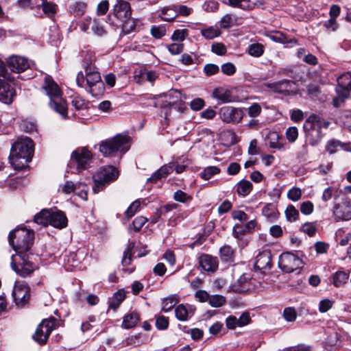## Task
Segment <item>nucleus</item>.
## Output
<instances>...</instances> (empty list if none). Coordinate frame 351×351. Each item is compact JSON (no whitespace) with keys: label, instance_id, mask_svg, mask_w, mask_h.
<instances>
[{"label":"nucleus","instance_id":"nucleus-1","mask_svg":"<svg viewBox=\"0 0 351 351\" xmlns=\"http://www.w3.org/2000/svg\"><path fill=\"white\" fill-rule=\"evenodd\" d=\"M34 145L28 137H21L12 145L10 162L15 169H22L31 161L34 154Z\"/></svg>","mask_w":351,"mask_h":351},{"label":"nucleus","instance_id":"nucleus-2","mask_svg":"<svg viewBox=\"0 0 351 351\" xmlns=\"http://www.w3.org/2000/svg\"><path fill=\"white\" fill-rule=\"evenodd\" d=\"M43 88L50 99L51 108L65 118L67 114L66 103L62 97V91L58 85L51 77H46Z\"/></svg>","mask_w":351,"mask_h":351},{"label":"nucleus","instance_id":"nucleus-3","mask_svg":"<svg viewBox=\"0 0 351 351\" xmlns=\"http://www.w3.org/2000/svg\"><path fill=\"white\" fill-rule=\"evenodd\" d=\"M34 232L26 228H17L9 234V243L16 251V255H23L33 244Z\"/></svg>","mask_w":351,"mask_h":351},{"label":"nucleus","instance_id":"nucleus-4","mask_svg":"<svg viewBox=\"0 0 351 351\" xmlns=\"http://www.w3.org/2000/svg\"><path fill=\"white\" fill-rule=\"evenodd\" d=\"M85 75L82 72L78 73L76 77V82L78 86L86 88V86L90 88L89 92L93 95L98 94L95 91V88L99 86L101 91L104 89V84L101 81L100 73L97 69L91 63L84 66Z\"/></svg>","mask_w":351,"mask_h":351},{"label":"nucleus","instance_id":"nucleus-5","mask_svg":"<svg viewBox=\"0 0 351 351\" xmlns=\"http://www.w3.org/2000/svg\"><path fill=\"white\" fill-rule=\"evenodd\" d=\"M129 148V137L122 134H117L99 143V151L104 156H112L117 153L124 154Z\"/></svg>","mask_w":351,"mask_h":351},{"label":"nucleus","instance_id":"nucleus-6","mask_svg":"<svg viewBox=\"0 0 351 351\" xmlns=\"http://www.w3.org/2000/svg\"><path fill=\"white\" fill-rule=\"evenodd\" d=\"M34 221L38 224L47 226L51 225L54 228L62 229L67 226V218L60 210L43 209L34 216Z\"/></svg>","mask_w":351,"mask_h":351},{"label":"nucleus","instance_id":"nucleus-7","mask_svg":"<svg viewBox=\"0 0 351 351\" xmlns=\"http://www.w3.org/2000/svg\"><path fill=\"white\" fill-rule=\"evenodd\" d=\"M119 174V171L113 166L101 167L93 176V193H97L104 190L107 184L118 178Z\"/></svg>","mask_w":351,"mask_h":351},{"label":"nucleus","instance_id":"nucleus-8","mask_svg":"<svg viewBox=\"0 0 351 351\" xmlns=\"http://www.w3.org/2000/svg\"><path fill=\"white\" fill-rule=\"evenodd\" d=\"M304 129L306 137L311 145L314 146L321 141L323 134L321 132L322 121L319 116L311 115L306 121Z\"/></svg>","mask_w":351,"mask_h":351},{"label":"nucleus","instance_id":"nucleus-9","mask_svg":"<svg viewBox=\"0 0 351 351\" xmlns=\"http://www.w3.org/2000/svg\"><path fill=\"white\" fill-rule=\"evenodd\" d=\"M19 261L16 260L14 255L12 256L11 267L12 269L21 277L25 278L31 275L35 270L36 266L29 260L27 254L17 255Z\"/></svg>","mask_w":351,"mask_h":351},{"label":"nucleus","instance_id":"nucleus-10","mask_svg":"<svg viewBox=\"0 0 351 351\" xmlns=\"http://www.w3.org/2000/svg\"><path fill=\"white\" fill-rule=\"evenodd\" d=\"M338 87L336 88L337 96L333 99V104L339 107L348 97L351 91V73L342 74L337 80Z\"/></svg>","mask_w":351,"mask_h":351},{"label":"nucleus","instance_id":"nucleus-11","mask_svg":"<svg viewBox=\"0 0 351 351\" xmlns=\"http://www.w3.org/2000/svg\"><path fill=\"white\" fill-rule=\"evenodd\" d=\"M113 15L123 23V28L125 29L129 23H132L130 28L134 27V22L131 19L132 9L130 4L124 0H117L113 6Z\"/></svg>","mask_w":351,"mask_h":351},{"label":"nucleus","instance_id":"nucleus-12","mask_svg":"<svg viewBox=\"0 0 351 351\" xmlns=\"http://www.w3.org/2000/svg\"><path fill=\"white\" fill-rule=\"evenodd\" d=\"M58 327L56 318L51 317L44 319L37 327L33 335L34 339L40 344L45 343L51 331Z\"/></svg>","mask_w":351,"mask_h":351},{"label":"nucleus","instance_id":"nucleus-13","mask_svg":"<svg viewBox=\"0 0 351 351\" xmlns=\"http://www.w3.org/2000/svg\"><path fill=\"white\" fill-rule=\"evenodd\" d=\"M302 260L291 252L282 253L279 257L278 266L285 273H291L300 268Z\"/></svg>","mask_w":351,"mask_h":351},{"label":"nucleus","instance_id":"nucleus-14","mask_svg":"<svg viewBox=\"0 0 351 351\" xmlns=\"http://www.w3.org/2000/svg\"><path fill=\"white\" fill-rule=\"evenodd\" d=\"M219 114L224 123L237 124L243 119L244 111L240 108L227 106L220 108Z\"/></svg>","mask_w":351,"mask_h":351},{"label":"nucleus","instance_id":"nucleus-15","mask_svg":"<svg viewBox=\"0 0 351 351\" xmlns=\"http://www.w3.org/2000/svg\"><path fill=\"white\" fill-rule=\"evenodd\" d=\"M179 208L180 206L176 203L167 204L161 206L156 213L159 217H164L171 225H173L182 219Z\"/></svg>","mask_w":351,"mask_h":351},{"label":"nucleus","instance_id":"nucleus-16","mask_svg":"<svg viewBox=\"0 0 351 351\" xmlns=\"http://www.w3.org/2000/svg\"><path fill=\"white\" fill-rule=\"evenodd\" d=\"M30 289L24 282H16L12 291V296L18 307L24 306L30 298Z\"/></svg>","mask_w":351,"mask_h":351},{"label":"nucleus","instance_id":"nucleus-17","mask_svg":"<svg viewBox=\"0 0 351 351\" xmlns=\"http://www.w3.org/2000/svg\"><path fill=\"white\" fill-rule=\"evenodd\" d=\"M72 158L77 165L79 170L85 169L92 158L91 152L85 147L79 148L72 154Z\"/></svg>","mask_w":351,"mask_h":351},{"label":"nucleus","instance_id":"nucleus-18","mask_svg":"<svg viewBox=\"0 0 351 351\" xmlns=\"http://www.w3.org/2000/svg\"><path fill=\"white\" fill-rule=\"evenodd\" d=\"M333 213L335 216L342 220L351 219V203L346 198L343 199L341 203L335 204L334 206Z\"/></svg>","mask_w":351,"mask_h":351},{"label":"nucleus","instance_id":"nucleus-19","mask_svg":"<svg viewBox=\"0 0 351 351\" xmlns=\"http://www.w3.org/2000/svg\"><path fill=\"white\" fill-rule=\"evenodd\" d=\"M7 64L10 70L15 73L23 72L29 66L27 59L19 56L10 57L7 60Z\"/></svg>","mask_w":351,"mask_h":351},{"label":"nucleus","instance_id":"nucleus-20","mask_svg":"<svg viewBox=\"0 0 351 351\" xmlns=\"http://www.w3.org/2000/svg\"><path fill=\"white\" fill-rule=\"evenodd\" d=\"M254 266L259 270L269 269L271 267V253L269 250H264L256 257Z\"/></svg>","mask_w":351,"mask_h":351},{"label":"nucleus","instance_id":"nucleus-21","mask_svg":"<svg viewBox=\"0 0 351 351\" xmlns=\"http://www.w3.org/2000/svg\"><path fill=\"white\" fill-rule=\"evenodd\" d=\"M8 81H0V101L4 104H10L15 96V90L8 83Z\"/></svg>","mask_w":351,"mask_h":351},{"label":"nucleus","instance_id":"nucleus-22","mask_svg":"<svg viewBox=\"0 0 351 351\" xmlns=\"http://www.w3.org/2000/svg\"><path fill=\"white\" fill-rule=\"evenodd\" d=\"M200 267L206 271L213 272L218 268V259L209 254H202L199 258Z\"/></svg>","mask_w":351,"mask_h":351},{"label":"nucleus","instance_id":"nucleus-23","mask_svg":"<svg viewBox=\"0 0 351 351\" xmlns=\"http://www.w3.org/2000/svg\"><path fill=\"white\" fill-rule=\"evenodd\" d=\"M195 311V308L192 305L180 304L176 308L175 314L178 320L184 322L194 315Z\"/></svg>","mask_w":351,"mask_h":351},{"label":"nucleus","instance_id":"nucleus-24","mask_svg":"<svg viewBox=\"0 0 351 351\" xmlns=\"http://www.w3.org/2000/svg\"><path fill=\"white\" fill-rule=\"evenodd\" d=\"M173 171V164L168 163L162 166L158 170L154 172L150 178L147 179L148 182H156L162 178H166Z\"/></svg>","mask_w":351,"mask_h":351},{"label":"nucleus","instance_id":"nucleus-25","mask_svg":"<svg viewBox=\"0 0 351 351\" xmlns=\"http://www.w3.org/2000/svg\"><path fill=\"white\" fill-rule=\"evenodd\" d=\"M295 83L293 81L284 80L276 82L275 93L287 95L292 91Z\"/></svg>","mask_w":351,"mask_h":351},{"label":"nucleus","instance_id":"nucleus-26","mask_svg":"<svg viewBox=\"0 0 351 351\" xmlns=\"http://www.w3.org/2000/svg\"><path fill=\"white\" fill-rule=\"evenodd\" d=\"M213 96L222 103H228L232 101L230 90L222 87L215 88L213 90Z\"/></svg>","mask_w":351,"mask_h":351},{"label":"nucleus","instance_id":"nucleus-27","mask_svg":"<svg viewBox=\"0 0 351 351\" xmlns=\"http://www.w3.org/2000/svg\"><path fill=\"white\" fill-rule=\"evenodd\" d=\"M349 273L339 270L332 275V284L336 287L343 286L348 280Z\"/></svg>","mask_w":351,"mask_h":351},{"label":"nucleus","instance_id":"nucleus-28","mask_svg":"<svg viewBox=\"0 0 351 351\" xmlns=\"http://www.w3.org/2000/svg\"><path fill=\"white\" fill-rule=\"evenodd\" d=\"M269 38L275 42L283 44H297L298 40L295 38H288L282 32H275L269 36Z\"/></svg>","mask_w":351,"mask_h":351},{"label":"nucleus","instance_id":"nucleus-29","mask_svg":"<svg viewBox=\"0 0 351 351\" xmlns=\"http://www.w3.org/2000/svg\"><path fill=\"white\" fill-rule=\"evenodd\" d=\"M139 319L140 317L137 313H129L123 317L122 326L127 329L133 328L137 324Z\"/></svg>","mask_w":351,"mask_h":351},{"label":"nucleus","instance_id":"nucleus-30","mask_svg":"<svg viewBox=\"0 0 351 351\" xmlns=\"http://www.w3.org/2000/svg\"><path fill=\"white\" fill-rule=\"evenodd\" d=\"M41 6L44 13L49 18H52L58 10V6L56 3L47 1V0H41Z\"/></svg>","mask_w":351,"mask_h":351},{"label":"nucleus","instance_id":"nucleus-31","mask_svg":"<svg viewBox=\"0 0 351 351\" xmlns=\"http://www.w3.org/2000/svg\"><path fill=\"white\" fill-rule=\"evenodd\" d=\"M252 187L253 185L250 181L243 180L238 183L237 191L239 195L246 196L251 192Z\"/></svg>","mask_w":351,"mask_h":351},{"label":"nucleus","instance_id":"nucleus-32","mask_svg":"<svg viewBox=\"0 0 351 351\" xmlns=\"http://www.w3.org/2000/svg\"><path fill=\"white\" fill-rule=\"evenodd\" d=\"M125 298V292L122 290H119L116 292L109 302V307L115 310L117 309L121 303L124 300Z\"/></svg>","mask_w":351,"mask_h":351},{"label":"nucleus","instance_id":"nucleus-33","mask_svg":"<svg viewBox=\"0 0 351 351\" xmlns=\"http://www.w3.org/2000/svg\"><path fill=\"white\" fill-rule=\"evenodd\" d=\"M80 189V184H74L71 181H66L64 184L59 186L58 191L65 194L75 193L77 189Z\"/></svg>","mask_w":351,"mask_h":351},{"label":"nucleus","instance_id":"nucleus-34","mask_svg":"<svg viewBox=\"0 0 351 351\" xmlns=\"http://www.w3.org/2000/svg\"><path fill=\"white\" fill-rule=\"evenodd\" d=\"M229 5L232 7L239 8L242 10H250L254 5L250 0H228Z\"/></svg>","mask_w":351,"mask_h":351},{"label":"nucleus","instance_id":"nucleus-35","mask_svg":"<svg viewBox=\"0 0 351 351\" xmlns=\"http://www.w3.org/2000/svg\"><path fill=\"white\" fill-rule=\"evenodd\" d=\"M220 173V169L216 166H209L206 167L201 173L200 176L205 180H208L215 175Z\"/></svg>","mask_w":351,"mask_h":351},{"label":"nucleus","instance_id":"nucleus-36","mask_svg":"<svg viewBox=\"0 0 351 351\" xmlns=\"http://www.w3.org/2000/svg\"><path fill=\"white\" fill-rule=\"evenodd\" d=\"M348 145L342 143L339 141L332 140L329 141L326 145V150L330 154L335 153L338 148L346 150Z\"/></svg>","mask_w":351,"mask_h":351},{"label":"nucleus","instance_id":"nucleus-37","mask_svg":"<svg viewBox=\"0 0 351 351\" xmlns=\"http://www.w3.org/2000/svg\"><path fill=\"white\" fill-rule=\"evenodd\" d=\"M339 193L340 192L335 187H328L324 191L322 199L324 202H328L332 197H334L335 199H337Z\"/></svg>","mask_w":351,"mask_h":351},{"label":"nucleus","instance_id":"nucleus-38","mask_svg":"<svg viewBox=\"0 0 351 351\" xmlns=\"http://www.w3.org/2000/svg\"><path fill=\"white\" fill-rule=\"evenodd\" d=\"M262 213L267 219H273L276 217L277 210L273 204H267L263 208Z\"/></svg>","mask_w":351,"mask_h":351},{"label":"nucleus","instance_id":"nucleus-39","mask_svg":"<svg viewBox=\"0 0 351 351\" xmlns=\"http://www.w3.org/2000/svg\"><path fill=\"white\" fill-rule=\"evenodd\" d=\"M248 53L254 57H260L264 53V46L260 43H254L249 46Z\"/></svg>","mask_w":351,"mask_h":351},{"label":"nucleus","instance_id":"nucleus-40","mask_svg":"<svg viewBox=\"0 0 351 351\" xmlns=\"http://www.w3.org/2000/svg\"><path fill=\"white\" fill-rule=\"evenodd\" d=\"M201 34L206 39L211 40L218 37L221 34V31L217 28L209 27L206 29H202L201 31Z\"/></svg>","mask_w":351,"mask_h":351},{"label":"nucleus","instance_id":"nucleus-41","mask_svg":"<svg viewBox=\"0 0 351 351\" xmlns=\"http://www.w3.org/2000/svg\"><path fill=\"white\" fill-rule=\"evenodd\" d=\"M226 300L225 297L220 295H210L208 303L215 308L221 307L226 304Z\"/></svg>","mask_w":351,"mask_h":351},{"label":"nucleus","instance_id":"nucleus-42","mask_svg":"<svg viewBox=\"0 0 351 351\" xmlns=\"http://www.w3.org/2000/svg\"><path fill=\"white\" fill-rule=\"evenodd\" d=\"M285 216L289 221H295L299 217V212L293 205H289L285 210Z\"/></svg>","mask_w":351,"mask_h":351},{"label":"nucleus","instance_id":"nucleus-43","mask_svg":"<svg viewBox=\"0 0 351 351\" xmlns=\"http://www.w3.org/2000/svg\"><path fill=\"white\" fill-rule=\"evenodd\" d=\"M269 147L274 149H281L282 145L278 141V134L276 132H271L267 136Z\"/></svg>","mask_w":351,"mask_h":351},{"label":"nucleus","instance_id":"nucleus-44","mask_svg":"<svg viewBox=\"0 0 351 351\" xmlns=\"http://www.w3.org/2000/svg\"><path fill=\"white\" fill-rule=\"evenodd\" d=\"M173 199L176 202L186 203L190 202L192 199V197L185 192L181 190H178L173 194Z\"/></svg>","mask_w":351,"mask_h":351},{"label":"nucleus","instance_id":"nucleus-45","mask_svg":"<svg viewBox=\"0 0 351 351\" xmlns=\"http://www.w3.org/2000/svg\"><path fill=\"white\" fill-rule=\"evenodd\" d=\"M147 221V218L142 216L137 217L130 226V230L133 229L135 232H138Z\"/></svg>","mask_w":351,"mask_h":351},{"label":"nucleus","instance_id":"nucleus-46","mask_svg":"<svg viewBox=\"0 0 351 351\" xmlns=\"http://www.w3.org/2000/svg\"><path fill=\"white\" fill-rule=\"evenodd\" d=\"M163 21H171L177 16V12L175 10L174 6L173 8H164L162 11Z\"/></svg>","mask_w":351,"mask_h":351},{"label":"nucleus","instance_id":"nucleus-47","mask_svg":"<svg viewBox=\"0 0 351 351\" xmlns=\"http://www.w3.org/2000/svg\"><path fill=\"white\" fill-rule=\"evenodd\" d=\"M334 303V300L328 298L322 300L319 303V311L322 313L327 312L332 308Z\"/></svg>","mask_w":351,"mask_h":351},{"label":"nucleus","instance_id":"nucleus-48","mask_svg":"<svg viewBox=\"0 0 351 351\" xmlns=\"http://www.w3.org/2000/svg\"><path fill=\"white\" fill-rule=\"evenodd\" d=\"M139 77L142 80H146L149 82H153L157 78V75L154 71H147L145 69L141 71Z\"/></svg>","mask_w":351,"mask_h":351},{"label":"nucleus","instance_id":"nucleus-49","mask_svg":"<svg viewBox=\"0 0 351 351\" xmlns=\"http://www.w3.org/2000/svg\"><path fill=\"white\" fill-rule=\"evenodd\" d=\"M302 230L308 236L313 237L317 230L316 224L313 222H306L302 226Z\"/></svg>","mask_w":351,"mask_h":351},{"label":"nucleus","instance_id":"nucleus-50","mask_svg":"<svg viewBox=\"0 0 351 351\" xmlns=\"http://www.w3.org/2000/svg\"><path fill=\"white\" fill-rule=\"evenodd\" d=\"M220 254L225 261H230L233 255V250L229 245H224L220 248Z\"/></svg>","mask_w":351,"mask_h":351},{"label":"nucleus","instance_id":"nucleus-51","mask_svg":"<svg viewBox=\"0 0 351 351\" xmlns=\"http://www.w3.org/2000/svg\"><path fill=\"white\" fill-rule=\"evenodd\" d=\"M141 206V202L139 200H135L133 202L130 206L128 208V209L125 211V215L129 219L132 217H133L135 213L138 210L139 207Z\"/></svg>","mask_w":351,"mask_h":351},{"label":"nucleus","instance_id":"nucleus-52","mask_svg":"<svg viewBox=\"0 0 351 351\" xmlns=\"http://www.w3.org/2000/svg\"><path fill=\"white\" fill-rule=\"evenodd\" d=\"M91 29L95 35L99 36H102L106 33L103 25L97 20L93 21Z\"/></svg>","mask_w":351,"mask_h":351},{"label":"nucleus","instance_id":"nucleus-53","mask_svg":"<svg viewBox=\"0 0 351 351\" xmlns=\"http://www.w3.org/2000/svg\"><path fill=\"white\" fill-rule=\"evenodd\" d=\"M302 191L300 189L297 187H293L287 193V197L289 199L293 202H296L301 198Z\"/></svg>","mask_w":351,"mask_h":351},{"label":"nucleus","instance_id":"nucleus-54","mask_svg":"<svg viewBox=\"0 0 351 351\" xmlns=\"http://www.w3.org/2000/svg\"><path fill=\"white\" fill-rule=\"evenodd\" d=\"M282 351H314L312 346L304 343L285 348Z\"/></svg>","mask_w":351,"mask_h":351},{"label":"nucleus","instance_id":"nucleus-55","mask_svg":"<svg viewBox=\"0 0 351 351\" xmlns=\"http://www.w3.org/2000/svg\"><path fill=\"white\" fill-rule=\"evenodd\" d=\"M283 316L287 322H293L296 319L297 313L295 308L288 307L285 308Z\"/></svg>","mask_w":351,"mask_h":351},{"label":"nucleus","instance_id":"nucleus-56","mask_svg":"<svg viewBox=\"0 0 351 351\" xmlns=\"http://www.w3.org/2000/svg\"><path fill=\"white\" fill-rule=\"evenodd\" d=\"M211 50L213 53L219 56L224 55L227 51L226 46L221 43H213L211 46Z\"/></svg>","mask_w":351,"mask_h":351},{"label":"nucleus","instance_id":"nucleus-57","mask_svg":"<svg viewBox=\"0 0 351 351\" xmlns=\"http://www.w3.org/2000/svg\"><path fill=\"white\" fill-rule=\"evenodd\" d=\"M167 49L171 54L178 55L182 52L184 46L182 43H172L167 45Z\"/></svg>","mask_w":351,"mask_h":351},{"label":"nucleus","instance_id":"nucleus-58","mask_svg":"<svg viewBox=\"0 0 351 351\" xmlns=\"http://www.w3.org/2000/svg\"><path fill=\"white\" fill-rule=\"evenodd\" d=\"M169 326V320L168 318L161 315L158 316L156 318V326L159 330H165L168 328Z\"/></svg>","mask_w":351,"mask_h":351},{"label":"nucleus","instance_id":"nucleus-59","mask_svg":"<svg viewBox=\"0 0 351 351\" xmlns=\"http://www.w3.org/2000/svg\"><path fill=\"white\" fill-rule=\"evenodd\" d=\"M77 184H80V189H77V191L75 193L82 199L85 201L87 200L88 187L87 186L86 184L82 182H77Z\"/></svg>","mask_w":351,"mask_h":351},{"label":"nucleus","instance_id":"nucleus-60","mask_svg":"<svg viewBox=\"0 0 351 351\" xmlns=\"http://www.w3.org/2000/svg\"><path fill=\"white\" fill-rule=\"evenodd\" d=\"M174 8H175V10L177 12V16L178 15H181V16H187L192 12V9L191 8H188L187 6L184 5H174Z\"/></svg>","mask_w":351,"mask_h":351},{"label":"nucleus","instance_id":"nucleus-61","mask_svg":"<svg viewBox=\"0 0 351 351\" xmlns=\"http://www.w3.org/2000/svg\"><path fill=\"white\" fill-rule=\"evenodd\" d=\"M133 247V245H131V244L129 245V246L127 247V249L123 252V257L122 259V264L124 266L129 265L132 261V249Z\"/></svg>","mask_w":351,"mask_h":351},{"label":"nucleus","instance_id":"nucleus-62","mask_svg":"<svg viewBox=\"0 0 351 351\" xmlns=\"http://www.w3.org/2000/svg\"><path fill=\"white\" fill-rule=\"evenodd\" d=\"M298 132L295 127H290L287 130L286 136L289 142H294L298 138Z\"/></svg>","mask_w":351,"mask_h":351},{"label":"nucleus","instance_id":"nucleus-63","mask_svg":"<svg viewBox=\"0 0 351 351\" xmlns=\"http://www.w3.org/2000/svg\"><path fill=\"white\" fill-rule=\"evenodd\" d=\"M251 322L250 313L248 312H244L241 315L239 318H237V323L239 327H243L249 324Z\"/></svg>","mask_w":351,"mask_h":351},{"label":"nucleus","instance_id":"nucleus-64","mask_svg":"<svg viewBox=\"0 0 351 351\" xmlns=\"http://www.w3.org/2000/svg\"><path fill=\"white\" fill-rule=\"evenodd\" d=\"M313 208H314V206H313V203L310 201H306V202L302 203V204L300 206V210H301L302 213L307 215H310L313 213Z\"/></svg>","mask_w":351,"mask_h":351}]
</instances>
